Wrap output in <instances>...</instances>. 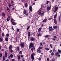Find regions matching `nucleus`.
<instances>
[{
    "mask_svg": "<svg viewBox=\"0 0 61 61\" xmlns=\"http://www.w3.org/2000/svg\"><path fill=\"white\" fill-rule=\"evenodd\" d=\"M5 41H8V38L7 37H6L5 39Z\"/></svg>",
    "mask_w": 61,
    "mask_h": 61,
    "instance_id": "nucleus-36",
    "label": "nucleus"
},
{
    "mask_svg": "<svg viewBox=\"0 0 61 61\" xmlns=\"http://www.w3.org/2000/svg\"><path fill=\"white\" fill-rule=\"evenodd\" d=\"M29 46H31L32 47L31 48V49L32 51V52L33 53L34 50L35 49V47L34 46V44L32 43H30L29 44Z\"/></svg>",
    "mask_w": 61,
    "mask_h": 61,
    "instance_id": "nucleus-1",
    "label": "nucleus"
},
{
    "mask_svg": "<svg viewBox=\"0 0 61 61\" xmlns=\"http://www.w3.org/2000/svg\"><path fill=\"white\" fill-rule=\"evenodd\" d=\"M45 49L46 50H47V51L49 50V48H45Z\"/></svg>",
    "mask_w": 61,
    "mask_h": 61,
    "instance_id": "nucleus-32",
    "label": "nucleus"
},
{
    "mask_svg": "<svg viewBox=\"0 0 61 61\" xmlns=\"http://www.w3.org/2000/svg\"><path fill=\"white\" fill-rule=\"evenodd\" d=\"M10 50V52L11 53H12V52H13V50H12V49H10V50Z\"/></svg>",
    "mask_w": 61,
    "mask_h": 61,
    "instance_id": "nucleus-22",
    "label": "nucleus"
},
{
    "mask_svg": "<svg viewBox=\"0 0 61 61\" xmlns=\"http://www.w3.org/2000/svg\"><path fill=\"white\" fill-rule=\"evenodd\" d=\"M12 24L13 25H16V23L14 22H13L12 23Z\"/></svg>",
    "mask_w": 61,
    "mask_h": 61,
    "instance_id": "nucleus-19",
    "label": "nucleus"
},
{
    "mask_svg": "<svg viewBox=\"0 0 61 61\" xmlns=\"http://www.w3.org/2000/svg\"><path fill=\"white\" fill-rule=\"evenodd\" d=\"M25 45V43H21L20 44V46L22 47H23Z\"/></svg>",
    "mask_w": 61,
    "mask_h": 61,
    "instance_id": "nucleus-2",
    "label": "nucleus"
},
{
    "mask_svg": "<svg viewBox=\"0 0 61 61\" xmlns=\"http://www.w3.org/2000/svg\"><path fill=\"white\" fill-rule=\"evenodd\" d=\"M41 29H42V28L40 27L39 28L38 30V32H40L41 31Z\"/></svg>",
    "mask_w": 61,
    "mask_h": 61,
    "instance_id": "nucleus-9",
    "label": "nucleus"
},
{
    "mask_svg": "<svg viewBox=\"0 0 61 61\" xmlns=\"http://www.w3.org/2000/svg\"><path fill=\"white\" fill-rule=\"evenodd\" d=\"M51 56H54V53H53V52H52L51 54Z\"/></svg>",
    "mask_w": 61,
    "mask_h": 61,
    "instance_id": "nucleus-28",
    "label": "nucleus"
},
{
    "mask_svg": "<svg viewBox=\"0 0 61 61\" xmlns=\"http://www.w3.org/2000/svg\"><path fill=\"white\" fill-rule=\"evenodd\" d=\"M54 22V24H57V21H56V19H53Z\"/></svg>",
    "mask_w": 61,
    "mask_h": 61,
    "instance_id": "nucleus-4",
    "label": "nucleus"
},
{
    "mask_svg": "<svg viewBox=\"0 0 61 61\" xmlns=\"http://www.w3.org/2000/svg\"><path fill=\"white\" fill-rule=\"evenodd\" d=\"M10 56L11 58H13V55L12 54H11L10 55Z\"/></svg>",
    "mask_w": 61,
    "mask_h": 61,
    "instance_id": "nucleus-33",
    "label": "nucleus"
},
{
    "mask_svg": "<svg viewBox=\"0 0 61 61\" xmlns=\"http://www.w3.org/2000/svg\"><path fill=\"white\" fill-rule=\"evenodd\" d=\"M12 6V5L10 4V3L9 5V7H11Z\"/></svg>",
    "mask_w": 61,
    "mask_h": 61,
    "instance_id": "nucleus-35",
    "label": "nucleus"
},
{
    "mask_svg": "<svg viewBox=\"0 0 61 61\" xmlns=\"http://www.w3.org/2000/svg\"><path fill=\"white\" fill-rule=\"evenodd\" d=\"M9 36V33L7 34L6 35V36L7 37H8V36Z\"/></svg>",
    "mask_w": 61,
    "mask_h": 61,
    "instance_id": "nucleus-39",
    "label": "nucleus"
},
{
    "mask_svg": "<svg viewBox=\"0 0 61 61\" xmlns=\"http://www.w3.org/2000/svg\"><path fill=\"white\" fill-rule=\"evenodd\" d=\"M18 59L19 60L20 59V55H18Z\"/></svg>",
    "mask_w": 61,
    "mask_h": 61,
    "instance_id": "nucleus-26",
    "label": "nucleus"
},
{
    "mask_svg": "<svg viewBox=\"0 0 61 61\" xmlns=\"http://www.w3.org/2000/svg\"><path fill=\"white\" fill-rule=\"evenodd\" d=\"M12 48V45H10L9 47V49L10 50V49H11Z\"/></svg>",
    "mask_w": 61,
    "mask_h": 61,
    "instance_id": "nucleus-10",
    "label": "nucleus"
},
{
    "mask_svg": "<svg viewBox=\"0 0 61 61\" xmlns=\"http://www.w3.org/2000/svg\"><path fill=\"white\" fill-rule=\"evenodd\" d=\"M31 59H32V60H33H33H34V58H35L34 56H31Z\"/></svg>",
    "mask_w": 61,
    "mask_h": 61,
    "instance_id": "nucleus-14",
    "label": "nucleus"
},
{
    "mask_svg": "<svg viewBox=\"0 0 61 61\" xmlns=\"http://www.w3.org/2000/svg\"><path fill=\"white\" fill-rule=\"evenodd\" d=\"M12 61H15V59H12Z\"/></svg>",
    "mask_w": 61,
    "mask_h": 61,
    "instance_id": "nucleus-58",
    "label": "nucleus"
},
{
    "mask_svg": "<svg viewBox=\"0 0 61 61\" xmlns=\"http://www.w3.org/2000/svg\"><path fill=\"white\" fill-rule=\"evenodd\" d=\"M53 28H50L49 30V32L51 31H52V30H53Z\"/></svg>",
    "mask_w": 61,
    "mask_h": 61,
    "instance_id": "nucleus-31",
    "label": "nucleus"
},
{
    "mask_svg": "<svg viewBox=\"0 0 61 61\" xmlns=\"http://www.w3.org/2000/svg\"><path fill=\"white\" fill-rule=\"evenodd\" d=\"M37 36H42V34L40 33H39L38 34Z\"/></svg>",
    "mask_w": 61,
    "mask_h": 61,
    "instance_id": "nucleus-17",
    "label": "nucleus"
},
{
    "mask_svg": "<svg viewBox=\"0 0 61 61\" xmlns=\"http://www.w3.org/2000/svg\"><path fill=\"white\" fill-rule=\"evenodd\" d=\"M25 7H27V3L25 4Z\"/></svg>",
    "mask_w": 61,
    "mask_h": 61,
    "instance_id": "nucleus-37",
    "label": "nucleus"
},
{
    "mask_svg": "<svg viewBox=\"0 0 61 61\" xmlns=\"http://www.w3.org/2000/svg\"><path fill=\"white\" fill-rule=\"evenodd\" d=\"M5 57H7V53L6 52H5Z\"/></svg>",
    "mask_w": 61,
    "mask_h": 61,
    "instance_id": "nucleus-15",
    "label": "nucleus"
},
{
    "mask_svg": "<svg viewBox=\"0 0 61 61\" xmlns=\"http://www.w3.org/2000/svg\"><path fill=\"white\" fill-rule=\"evenodd\" d=\"M20 54H22V51H20L19 52Z\"/></svg>",
    "mask_w": 61,
    "mask_h": 61,
    "instance_id": "nucleus-50",
    "label": "nucleus"
},
{
    "mask_svg": "<svg viewBox=\"0 0 61 61\" xmlns=\"http://www.w3.org/2000/svg\"><path fill=\"white\" fill-rule=\"evenodd\" d=\"M2 36L3 37H4V36H5V34H4V32H3V33H2Z\"/></svg>",
    "mask_w": 61,
    "mask_h": 61,
    "instance_id": "nucleus-34",
    "label": "nucleus"
},
{
    "mask_svg": "<svg viewBox=\"0 0 61 61\" xmlns=\"http://www.w3.org/2000/svg\"><path fill=\"white\" fill-rule=\"evenodd\" d=\"M3 61H4L5 60V56H4L3 57Z\"/></svg>",
    "mask_w": 61,
    "mask_h": 61,
    "instance_id": "nucleus-29",
    "label": "nucleus"
},
{
    "mask_svg": "<svg viewBox=\"0 0 61 61\" xmlns=\"http://www.w3.org/2000/svg\"><path fill=\"white\" fill-rule=\"evenodd\" d=\"M29 28H30V26L29 25L27 28V30H29Z\"/></svg>",
    "mask_w": 61,
    "mask_h": 61,
    "instance_id": "nucleus-41",
    "label": "nucleus"
},
{
    "mask_svg": "<svg viewBox=\"0 0 61 61\" xmlns=\"http://www.w3.org/2000/svg\"><path fill=\"white\" fill-rule=\"evenodd\" d=\"M52 40H53V41H55V40H56V39H52Z\"/></svg>",
    "mask_w": 61,
    "mask_h": 61,
    "instance_id": "nucleus-56",
    "label": "nucleus"
},
{
    "mask_svg": "<svg viewBox=\"0 0 61 61\" xmlns=\"http://www.w3.org/2000/svg\"><path fill=\"white\" fill-rule=\"evenodd\" d=\"M49 36V35H46L44 37H45V38H47Z\"/></svg>",
    "mask_w": 61,
    "mask_h": 61,
    "instance_id": "nucleus-11",
    "label": "nucleus"
},
{
    "mask_svg": "<svg viewBox=\"0 0 61 61\" xmlns=\"http://www.w3.org/2000/svg\"><path fill=\"white\" fill-rule=\"evenodd\" d=\"M42 42H41L40 44V46H42Z\"/></svg>",
    "mask_w": 61,
    "mask_h": 61,
    "instance_id": "nucleus-55",
    "label": "nucleus"
},
{
    "mask_svg": "<svg viewBox=\"0 0 61 61\" xmlns=\"http://www.w3.org/2000/svg\"><path fill=\"white\" fill-rule=\"evenodd\" d=\"M39 12L38 13V15H40V14H41V10H40L39 11Z\"/></svg>",
    "mask_w": 61,
    "mask_h": 61,
    "instance_id": "nucleus-23",
    "label": "nucleus"
},
{
    "mask_svg": "<svg viewBox=\"0 0 61 61\" xmlns=\"http://www.w3.org/2000/svg\"><path fill=\"white\" fill-rule=\"evenodd\" d=\"M7 20L8 22V21H9V20L8 19V18H7Z\"/></svg>",
    "mask_w": 61,
    "mask_h": 61,
    "instance_id": "nucleus-59",
    "label": "nucleus"
},
{
    "mask_svg": "<svg viewBox=\"0 0 61 61\" xmlns=\"http://www.w3.org/2000/svg\"><path fill=\"white\" fill-rule=\"evenodd\" d=\"M52 50H51L50 51H49V52L50 53H51V52H52Z\"/></svg>",
    "mask_w": 61,
    "mask_h": 61,
    "instance_id": "nucleus-57",
    "label": "nucleus"
},
{
    "mask_svg": "<svg viewBox=\"0 0 61 61\" xmlns=\"http://www.w3.org/2000/svg\"><path fill=\"white\" fill-rule=\"evenodd\" d=\"M47 61H49V59L48 58H47Z\"/></svg>",
    "mask_w": 61,
    "mask_h": 61,
    "instance_id": "nucleus-54",
    "label": "nucleus"
},
{
    "mask_svg": "<svg viewBox=\"0 0 61 61\" xmlns=\"http://www.w3.org/2000/svg\"><path fill=\"white\" fill-rule=\"evenodd\" d=\"M41 60V58L40 57L39 58V61H40Z\"/></svg>",
    "mask_w": 61,
    "mask_h": 61,
    "instance_id": "nucleus-43",
    "label": "nucleus"
},
{
    "mask_svg": "<svg viewBox=\"0 0 61 61\" xmlns=\"http://www.w3.org/2000/svg\"><path fill=\"white\" fill-rule=\"evenodd\" d=\"M19 29L18 28H17V32H19Z\"/></svg>",
    "mask_w": 61,
    "mask_h": 61,
    "instance_id": "nucleus-42",
    "label": "nucleus"
},
{
    "mask_svg": "<svg viewBox=\"0 0 61 61\" xmlns=\"http://www.w3.org/2000/svg\"><path fill=\"white\" fill-rule=\"evenodd\" d=\"M57 16V14H56L54 15V19H56V16Z\"/></svg>",
    "mask_w": 61,
    "mask_h": 61,
    "instance_id": "nucleus-25",
    "label": "nucleus"
},
{
    "mask_svg": "<svg viewBox=\"0 0 61 61\" xmlns=\"http://www.w3.org/2000/svg\"><path fill=\"white\" fill-rule=\"evenodd\" d=\"M53 52H55L56 51V50L53 49Z\"/></svg>",
    "mask_w": 61,
    "mask_h": 61,
    "instance_id": "nucleus-45",
    "label": "nucleus"
},
{
    "mask_svg": "<svg viewBox=\"0 0 61 61\" xmlns=\"http://www.w3.org/2000/svg\"><path fill=\"white\" fill-rule=\"evenodd\" d=\"M58 10V7H56L55 8V10L54 11V13L56 12V11Z\"/></svg>",
    "mask_w": 61,
    "mask_h": 61,
    "instance_id": "nucleus-6",
    "label": "nucleus"
},
{
    "mask_svg": "<svg viewBox=\"0 0 61 61\" xmlns=\"http://www.w3.org/2000/svg\"><path fill=\"white\" fill-rule=\"evenodd\" d=\"M2 56V54L1 53H0V57H1Z\"/></svg>",
    "mask_w": 61,
    "mask_h": 61,
    "instance_id": "nucleus-48",
    "label": "nucleus"
},
{
    "mask_svg": "<svg viewBox=\"0 0 61 61\" xmlns=\"http://www.w3.org/2000/svg\"><path fill=\"white\" fill-rule=\"evenodd\" d=\"M36 55V54H34V53H32L31 54V56H35Z\"/></svg>",
    "mask_w": 61,
    "mask_h": 61,
    "instance_id": "nucleus-27",
    "label": "nucleus"
},
{
    "mask_svg": "<svg viewBox=\"0 0 61 61\" xmlns=\"http://www.w3.org/2000/svg\"><path fill=\"white\" fill-rule=\"evenodd\" d=\"M2 16L3 17H5V14L4 12H2Z\"/></svg>",
    "mask_w": 61,
    "mask_h": 61,
    "instance_id": "nucleus-7",
    "label": "nucleus"
},
{
    "mask_svg": "<svg viewBox=\"0 0 61 61\" xmlns=\"http://www.w3.org/2000/svg\"><path fill=\"white\" fill-rule=\"evenodd\" d=\"M29 9L30 12H32V7L31 6H30Z\"/></svg>",
    "mask_w": 61,
    "mask_h": 61,
    "instance_id": "nucleus-5",
    "label": "nucleus"
},
{
    "mask_svg": "<svg viewBox=\"0 0 61 61\" xmlns=\"http://www.w3.org/2000/svg\"><path fill=\"white\" fill-rule=\"evenodd\" d=\"M53 28H54V29H56V28H57V26L54 25V26H53Z\"/></svg>",
    "mask_w": 61,
    "mask_h": 61,
    "instance_id": "nucleus-18",
    "label": "nucleus"
},
{
    "mask_svg": "<svg viewBox=\"0 0 61 61\" xmlns=\"http://www.w3.org/2000/svg\"><path fill=\"white\" fill-rule=\"evenodd\" d=\"M52 19V18H49L48 19V20H51V19Z\"/></svg>",
    "mask_w": 61,
    "mask_h": 61,
    "instance_id": "nucleus-53",
    "label": "nucleus"
},
{
    "mask_svg": "<svg viewBox=\"0 0 61 61\" xmlns=\"http://www.w3.org/2000/svg\"><path fill=\"white\" fill-rule=\"evenodd\" d=\"M8 58L9 59V60L10 59V56H9Z\"/></svg>",
    "mask_w": 61,
    "mask_h": 61,
    "instance_id": "nucleus-51",
    "label": "nucleus"
},
{
    "mask_svg": "<svg viewBox=\"0 0 61 61\" xmlns=\"http://www.w3.org/2000/svg\"><path fill=\"white\" fill-rule=\"evenodd\" d=\"M45 13V12H44L43 13H42L41 14V16H42V15H43Z\"/></svg>",
    "mask_w": 61,
    "mask_h": 61,
    "instance_id": "nucleus-47",
    "label": "nucleus"
},
{
    "mask_svg": "<svg viewBox=\"0 0 61 61\" xmlns=\"http://www.w3.org/2000/svg\"><path fill=\"white\" fill-rule=\"evenodd\" d=\"M35 38L34 37H31L30 38V40L31 41H34Z\"/></svg>",
    "mask_w": 61,
    "mask_h": 61,
    "instance_id": "nucleus-8",
    "label": "nucleus"
},
{
    "mask_svg": "<svg viewBox=\"0 0 61 61\" xmlns=\"http://www.w3.org/2000/svg\"><path fill=\"white\" fill-rule=\"evenodd\" d=\"M54 38H56V36H54Z\"/></svg>",
    "mask_w": 61,
    "mask_h": 61,
    "instance_id": "nucleus-62",
    "label": "nucleus"
},
{
    "mask_svg": "<svg viewBox=\"0 0 61 61\" xmlns=\"http://www.w3.org/2000/svg\"><path fill=\"white\" fill-rule=\"evenodd\" d=\"M3 41V39L0 38V42H2Z\"/></svg>",
    "mask_w": 61,
    "mask_h": 61,
    "instance_id": "nucleus-30",
    "label": "nucleus"
},
{
    "mask_svg": "<svg viewBox=\"0 0 61 61\" xmlns=\"http://www.w3.org/2000/svg\"><path fill=\"white\" fill-rule=\"evenodd\" d=\"M27 16V15H28V13H26V14H25Z\"/></svg>",
    "mask_w": 61,
    "mask_h": 61,
    "instance_id": "nucleus-49",
    "label": "nucleus"
},
{
    "mask_svg": "<svg viewBox=\"0 0 61 61\" xmlns=\"http://www.w3.org/2000/svg\"><path fill=\"white\" fill-rule=\"evenodd\" d=\"M50 46L51 47V48H53V46H52V45L51 44H50Z\"/></svg>",
    "mask_w": 61,
    "mask_h": 61,
    "instance_id": "nucleus-44",
    "label": "nucleus"
},
{
    "mask_svg": "<svg viewBox=\"0 0 61 61\" xmlns=\"http://www.w3.org/2000/svg\"><path fill=\"white\" fill-rule=\"evenodd\" d=\"M28 36H30V32H28Z\"/></svg>",
    "mask_w": 61,
    "mask_h": 61,
    "instance_id": "nucleus-21",
    "label": "nucleus"
},
{
    "mask_svg": "<svg viewBox=\"0 0 61 61\" xmlns=\"http://www.w3.org/2000/svg\"><path fill=\"white\" fill-rule=\"evenodd\" d=\"M43 48V47H40L38 49H39V50H40L41 49H42Z\"/></svg>",
    "mask_w": 61,
    "mask_h": 61,
    "instance_id": "nucleus-24",
    "label": "nucleus"
},
{
    "mask_svg": "<svg viewBox=\"0 0 61 61\" xmlns=\"http://www.w3.org/2000/svg\"><path fill=\"white\" fill-rule=\"evenodd\" d=\"M22 60L23 61H25V59L24 58H23L22 59Z\"/></svg>",
    "mask_w": 61,
    "mask_h": 61,
    "instance_id": "nucleus-63",
    "label": "nucleus"
},
{
    "mask_svg": "<svg viewBox=\"0 0 61 61\" xmlns=\"http://www.w3.org/2000/svg\"><path fill=\"white\" fill-rule=\"evenodd\" d=\"M17 51H19V50H20V48H19V47H17Z\"/></svg>",
    "mask_w": 61,
    "mask_h": 61,
    "instance_id": "nucleus-20",
    "label": "nucleus"
},
{
    "mask_svg": "<svg viewBox=\"0 0 61 61\" xmlns=\"http://www.w3.org/2000/svg\"><path fill=\"white\" fill-rule=\"evenodd\" d=\"M59 55V53H58V52H57L56 53H55V55L56 56H58Z\"/></svg>",
    "mask_w": 61,
    "mask_h": 61,
    "instance_id": "nucleus-13",
    "label": "nucleus"
},
{
    "mask_svg": "<svg viewBox=\"0 0 61 61\" xmlns=\"http://www.w3.org/2000/svg\"><path fill=\"white\" fill-rule=\"evenodd\" d=\"M37 51L38 52V53H41V51L40 50L38 49L37 50Z\"/></svg>",
    "mask_w": 61,
    "mask_h": 61,
    "instance_id": "nucleus-12",
    "label": "nucleus"
},
{
    "mask_svg": "<svg viewBox=\"0 0 61 61\" xmlns=\"http://www.w3.org/2000/svg\"><path fill=\"white\" fill-rule=\"evenodd\" d=\"M2 51H4V50L3 49H2L1 50Z\"/></svg>",
    "mask_w": 61,
    "mask_h": 61,
    "instance_id": "nucleus-64",
    "label": "nucleus"
},
{
    "mask_svg": "<svg viewBox=\"0 0 61 61\" xmlns=\"http://www.w3.org/2000/svg\"><path fill=\"white\" fill-rule=\"evenodd\" d=\"M58 51L59 53H61V50H60L59 49H58Z\"/></svg>",
    "mask_w": 61,
    "mask_h": 61,
    "instance_id": "nucleus-40",
    "label": "nucleus"
},
{
    "mask_svg": "<svg viewBox=\"0 0 61 61\" xmlns=\"http://www.w3.org/2000/svg\"><path fill=\"white\" fill-rule=\"evenodd\" d=\"M26 10H24V13L25 14H26Z\"/></svg>",
    "mask_w": 61,
    "mask_h": 61,
    "instance_id": "nucleus-38",
    "label": "nucleus"
},
{
    "mask_svg": "<svg viewBox=\"0 0 61 61\" xmlns=\"http://www.w3.org/2000/svg\"><path fill=\"white\" fill-rule=\"evenodd\" d=\"M11 22L12 23H13V21H14V20H13V19H11Z\"/></svg>",
    "mask_w": 61,
    "mask_h": 61,
    "instance_id": "nucleus-46",
    "label": "nucleus"
},
{
    "mask_svg": "<svg viewBox=\"0 0 61 61\" xmlns=\"http://www.w3.org/2000/svg\"><path fill=\"white\" fill-rule=\"evenodd\" d=\"M9 8L8 7H7V10H9Z\"/></svg>",
    "mask_w": 61,
    "mask_h": 61,
    "instance_id": "nucleus-61",
    "label": "nucleus"
},
{
    "mask_svg": "<svg viewBox=\"0 0 61 61\" xmlns=\"http://www.w3.org/2000/svg\"><path fill=\"white\" fill-rule=\"evenodd\" d=\"M52 28V26H51L49 28V29H50V28Z\"/></svg>",
    "mask_w": 61,
    "mask_h": 61,
    "instance_id": "nucleus-60",
    "label": "nucleus"
},
{
    "mask_svg": "<svg viewBox=\"0 0 61 61\" xmlns=\"http://www.w3.org/2000/svg\"><path fill=\"white\" fill-rule=\"evenodd\" d=\"M52 35H54L55 34V32H53L52 33Z\"/></svg>",
    "mask_w": 61,
    "mask_h": 61,
    "instance_id": "nucleus-52",
    "label": "nucleus"
},
{
    "mask_svg": "<svg viewBox=\"0 0 61 61\" xmlns=\"http://www.w3.org/2000/svg\"><path fill=\"white\" fill-rule=\"evenodd\" d=\"M51 5L49 7V6L47 8V10L48 11H49V10H51Z\"/></svg>",
    "mask_w": 61,
    "mask_h": 61,
    "instance_id": "nucleus-3",
    "label": "nucleus"
},
{
    "mask_svg": "<svg viewBox=\"0 0 61 61\" xmlns=\"http://www.w3.org/2000/svg\"><path fill=\"white\" fill-rule=\"evenodd\" d=\"M47 20V19H44L43 20L42 22H46Z\"/></svg>",
    "mask_w": 61,
    "mask_h": 61,
    "instance_id": "nucleus-16",
    "label": "nucleus"
}]
</instances>
